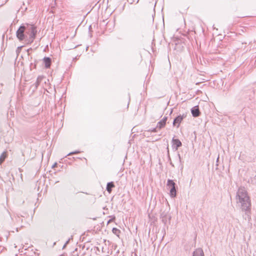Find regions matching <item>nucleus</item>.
<instances>
[{
    "label": "nucleus",
    "instance_id": "f257e3e1",
    "mask_svg": "<svg viewBox=\"0 0 256 256\" xmlns=\"http://www.w3.org/2000/svg\"><path fill=\"white\" fill-rule=\"evenodd\" d=\"M37 30L32 24H26L21 26L16 32V36L20 41L26 40L28 43H32L34 40Z\"/></svg>",
    "mask_w": 256,
    "mask_h": 256
},
{
    "label": "nucleus",
    "instance_id": "f03ea898",
    "mask_svg": "<svg viewBox=\"0 0 256 256\" xmlns=\"http://www.w3.org/2000/svg\"><path fill=\"white\" fill-rule=\"evenodd\" d=\"M236 202L240 204L243 211H249L250 209L251 202L246 188L244 186L238 188L236 194Z\"/></svg>",
    "mask_w": 256,
    "mask_h": 256
},
{
    "label": "nucleus",
    "instance_id": "7ed1b4c3",
    "mask_svg": "<svg viewBox=\"0 0 256 256\" xmlns=\"http://www.w3.org/2000/svg\"><path fill=\"white\" fill-rule=\"evenodd\" d=\"M166 186L170 190V196L172 198H174L176 194L175 182L172 180H168Z\"/></svg>",
    "mask_w": 256,
    "mask_h": 256
},
{
    "label": "nucleus",
    "instance_id": "20e7f679",
    "mask_svg": "<svg viewBox=\"0 0 256 256\" xmlns=\"http://www.w3.org/2000/svg\"><path fill=\"white\" fill-rule=\"evenodd\" d=\"M186 116V114H182V115L178 116L174 120L173 125L174 126H176L177 128L179 127V126L183 119L185 118Z\"/></svg>",
    "mask_w": 256,
    "mask_h": 256
},
{
    "label": "nucleus",
    "instance_id": "39448f33",
    "mask_svg": "<svg viewBox=\"0 0 256 256\" xmlns=\"http://www.w3.org/2000/svg\"><path fill=\"white\" fill-rule=\"evenodd\" d=\"M172 146L174 148H175L176 150H177L178 148L181 146L182 144L180 141L178 139L173 138L172 140Z\"/></svg>",
    "mask_w": 256,
    "mask_h": 256
},
{
    "label": "nucleus",
    "instance_id": "423d86ee",
    "mask_svg": "<svg viewBox=\"0 0 256 256\" xmlns=\"http://www.w3.org/2000/svg\"><path fill=\"white\" fill-rule=\"evenodd\" d=\"M192 115L194 117H198L200 114L199 108L198 106H194L191 110Z\"/></svg>",
    "mask_w": 256,
    "mask_h": 256
},
{
    "label": "nucleus",
    "instance_id": "0eeeda50",
    "mask_svg": "<svg viewBox=\"0 0 256 256\" xmlns=\"http://www.w3.org/2000/svg\"><path fill=\"white\" fill-rule=\"evenodd\" d=\"M167 120V117L164 116L160 121L157 125V127L161 128L164 126Z\"/></svg>",
    "mask_w": 256,
    "mask_h": 256
},
{
    "label": "nucleus",
    "instance_id": "6e6552de",
    "mask_svg": "<svg viewBox=\"0 0 256 256\" xmlns=\"http://www.w3.org/2000/svg\"><path fill=\"white\" fill-rule=\"evenodd\" d=\"M193 256H204V253L202 248L196 249L193 253Z\"/></svg>",
    "mask_w": 256,
    "mask_h": 256
},
{
    "label": "nucleus",
    "instance_id": "1a4fd4ad",
    "mask_svg": "<svg viewBox=\"0 0 256 256\" xmlns=\"http://www.w3.org/2000/svg\"><path fill=\"white\" fill-rule=\"evenodd\" d=\"M44 62L46 68H49L50 66L51 60L50 58L45 57L44 58Z\"/></svg>",
    "mask_w": 256,
    "mask_h": 256
},
{
    "label": "nucleus",
    "instance_id": "9d476101",
    "mask_svg": "<svg viewBox=\"0 0 256 256\" xmlns=\"http://www.w3.org/2000/svg\"><path fill=\"white\" fill-rule=\"evenodd\" d=\"M43 78L44 76H40L38 77L35 83V86L36 88H37L38 86L40 85Z\"/></svg>",
    "mask_w": 256,
    "mask_h": 256
},
{
    "label": "nucleus",
    "instance_id": "9b49d317",
    "mask_svg": "<svg viewBox=\"0 0 256 256\" xmlns=\"http://www.w3.org/2000/svg\"><path fill=\"white\" fill-rule=\"evenodd\" d=\"M114 186L112 182L108 183L107 186H106L107 191L109 193H110L112 191V188Z\"/></svg>",
    "mask_w": 256,
    "mask_h": 256
},
{
    "label": "nucleus",
    "instance_id": "f8f14e48",
    "mask_svg": "<svg viewBox=\"0 0 256 256\" xmlns=\"http://www.w3.org/2000/svg\"><path fill=\"white\" fill-rule=\"evenodd\" d=\"M6 156V152H3L0 156V164L4 160Z\"/></svg>",
    "mask_w": 256,
    "mask_h": 256
},
{
    "label": "nucleus",
    "instance_id": "ddd939ff",
    "mask_svg": "<svg viewBox=\"0 0 256 256\" xmlns=\"http://www.w3.org/2000/svg\"><path fill=\"white\" fill-rule=\"evenodd\" d=\"M114 234L118 235L120 232V230L116 228H113L112 230Z\"/></svg>",
    "mask_w": 256,
    "mask_h": 256
},
{
    "label": "nucleus",
    "instance_id": "4468645a",
    "mask_svg": "<svg viewBox=\"0 0 256 256\" xmlns=\"http://www.w3.org/2000/svg\"><path fill=\"white\" fill-rule=\"evenodd\" d=\"M22 47V46H21L17 48L16 52L18 54L20 53Z\"/></svg>",
    "mask_w": 256,
    "mask_h": 256
},
{
    "label": "nucleus",
    "instance_id": "2eb2a0df",
    "mask_svg": "<svg viewBox=\"0 0 256 256\" xmlns=\"http://www.w3.org/2000/svg\"><path fill=\"white\" fill-rule=\"evenodd\" d=\"M78 152H79L76 151V152H70V154H68V156H70V155H72V154H78Z\"/></svg>",
    "mask_w": 256,
    "mask_h": 256
},
{
    "label": "nucleus",
    "instance_id": "dca6fc26",
    "mask_svg": "<svg viewBox=\"0 0 256 256\" xmlns=\"http://www.w3.org/2000/svg\"><path fill=\"white\" fill-rule=\"evenodd\" d=\"M69 242H70V239H69V240H68L65 243V246H66V245L68 244Z\"/></svg>",
    "mask_w": 256,
    "mask_h": 256
},
{
    "label": "nucleus",
    "instance_id": "f3484780",
    "mask_svg": "<svg viewBox=\"0 0 256 256\" xmlns=\"http://www.w3.org/2000/svg\"><path fill=\"white\" fill-rule=\"evenodd\" d=\"M57 165V164L56 163H55L53 166H52V168H54L55 166H56Z\"/></svg>",
    "mask_w": 256,
    "mask_h": 256
},
{
    "label": "nucleus",
    "instance_id": "a211bd4d",
    "mask_svg": "<svg viewBox=\"0 0 256 256\" xmlns=\"http://www.w3.org/2000/svg\"><path fill=\"white\" fill-rule=\"evenodd\" d=\"M178 158L180 159V154H178Z\"/></svg>",
    "mask_w": 256,
    "mask_h": 256
},
{
    "label": "nucleus",
    "instance_id": "6ab92c4d",
    "mask_svg": "<svg viewBox=\"0 0 256 256\" xmlns=\"http://www.w3.org/2000/svg\"><path fill=\"white\" fill-rule=\"evenodd\" d=\"M66 246H65V244L64 245V246H63V249Z\"/></svg>",
    "mask_w": 256,
    "mask_h": 256
},
{
    "label": "nucleus",
    "instance_id": "aec40b11",
    "mask_svg": "<svg viewBox=\"0 0 256 256\" xmlns=\"http://www.w3.org/2000/svg\"><path fill=\"white\" fill-rule=\"evenodd\" d=\"M218 159H219V156H218V158H217V162L218 161Z\"/></svg>",
    "mask_w": 256,
    "mask_h": 256
},
{
    "label": "nucleus",
    "instance_id": "412c9836",
    "mask_svg": "<svg viewBox=\"0 0 256 256\" xmlns=\"http://www.w3.org/2000/svg\"><path fill=\"white\" fill-rule=\"evenodd\" d=\"M255 178H256V176H255Z\"/></svg>",
    "mask_w": 256,
    "mask_h": 256
}]
</instances>
